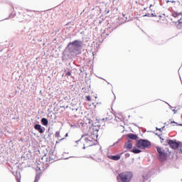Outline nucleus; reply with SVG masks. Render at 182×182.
Here are the masks:
<instances>
[{"mask_svg": "<svg viewBox=\"0 0 182 182\" xmlns=\"http://www.w3.org/2000/svg\"><path fill=\"white\" fill-rule=\"evenodd\" d=\"M180 15H182V14L176 11L172 12V16H173V18H177L178 16H180Z\"/></svg>", "mask_w": 182, "mask_h": 182, "instance_id": "13", "label": "nucleus"}, {"mask_svg": "<svg viewBox=\"0 0 182 182\" xmlns=\"http://www.w3.org/2000/svg\"><path fill=\"white\" fill-rule=\"evenodd\" d=\"M152 16H154V15H153V14H151Z\"/></svg>", "mask_w": 182, "mask_h": 182, "instance_id": "34", "label": "nucleus"}, {"mask_svg": "<svg viewBox=\"0 0 182 182\" xmlns=\"http://www.w3.org/2000/svg\"><path fill=\"white\" fill-rule=\"evenodd\" d=\"M127 136L129 137V139H131V140H137V139H139L137 135L134 134H129Z\"/></svg>", "mask_w": 182, "mask_h": 182, "instance_id": "9", "label": "nucleus"}, {"mask_svg": "<svg viewBox=\"0 0 182 182\" xmlns=\"http://www.w3.org/2000/svg\"><path fill=\"white\" fill-rule=\"evenodd\" d=\"M86 99L88 102H90L92 100V98L90 97V96H87Z\"/></svg>", "mask_w": 182, "mask_h": 182, "instance_id": "19", "label": "nucleus"}, {"mask_svg": "<svg viewBox=\"0 0 182 182\" xmlns=\"http://www.w3.org/2000/svg\"><path fill=\"white\" fill-rule=\"evenodd\" d=\"M102 120H103V121L107 120V118H103Z\"/></svg>", "mask_w": 182, "mask_h": 182, "instance_id": "28", "label": "nucleus"}, {"mask_svg": "<svg viewBox=\"0 0 182 182\" xmlns=\"http://www.w3.org/2000/svg\"><path fill=\"white\" fill-rule=\"evenodd\" d=\"M39 178H40L39 176L36 175V179H35L34 182H38L39 181Z\"/></svg>", "mask_w": 182, "mask_h": 182, "instance_id": "18", "label": "nucleus"}, {"mask_svg": "<svg viewBox=\"0 0 182 182\" xmlns=\"http://www.w3.org/2000/svg\"><path fill=\"white\" fill-rule=\"evenodd\" d=\"M172 112H173L174 114H176V113H177V110L176 109H172Z\"/></svg>", "mask_w": 182, "mask_h": 182, "instance_id": "23", "label": "nucleus"}, {"mask_svg": "<svg viewBox=\"0 0 182 182\" xmlns=\"http://www.w3.org/2000/svg\"><path fill=\"white\" fill-rule=\"evenodd\" d=\"M65 72L66 73V70H65ZM72 75V73L70 71H68L65 73V76H70Z\"/></svg>", "mask_w": 182, "mask_h": 182, "instance_id": "15", "label": "nucleus"}, {"mask_svg": "<svg viewBox=\"0 0 182 182\" xmlns=\"http://www.w3.org/2000/svg\"><path fill=\"white\" fill-rule=\"evenodd\" d=\"M64 138H61L60 140H63Z\"/></svg>", "mask_w": 182, "mask_h": 182, "instance_id": "33", "label": "nucleus"}, {"mask_svg": "<svg viewBox=\"0 0 182 182\" xmlns=\"http://www.w3.org/2000/svg\"><path fill=\"white\" fill-rule=\"evenodd\" d=\"M107 157L110 160H114V161H117L118 160H120V155H115V156L108 155Z\"/></svg>", "mask_w": 182, "mask_h": 182, "instance_id": "8", "label": "nucleus"}, {"mask_svg": "<svg viewBox=\"0 0 182 182\" xmlns=\"http://www.w3.org/2000/svg\"><path fill=\"white\" fill-rule=\"evenodd\" d=\"M69 46L72 45L73 46V53L72 51H65L64 52V55L63 56V60H68L69 59H72V56L75 55L82 49V41L80 40H75L71 43H69Z\"/></svg>", "mask_w": 182, "mask_h": 182, "instance_id": "1", "label": "nucleus"}, {"mask_svg": "<svg viewBox=\"0 0 182 182\" xmlns=\"http://www.w3.org/2000/svg\"><path fill=\"white\" fill-rule=\"evenodd\" d=\"M87 120H88V123H89L90 124H93V121H92V119H88Z\"/></svg>", "mask_w": 182, "mask_h": 182, "instance_id": "21", "label": "nucleus"}, {"mask_svg": "<svg viewBox=\"0 0 182 182\" xmlns=\"http://www.w3.org/2000/svg\"><path fill=\"white\" fill-rule=\"evenodd\" d=\"M178 151L179 154L182 153V150L181 149L178 150Z\"/></svg>", "mask_w": 182, "mask_h": 182, "instance_id": "26", "label": "nucleus"}, {"mask_svg": "<svg viewBox=\"0 0 182 182\" xmlns=\"http://www.w3.org/2000/svg\"><path fill=\"white\" fill-rule=\"evenodd\" d=\"M79 141H80V139L76 141L75 143H79Z\"/></svg>", "mask_w": 182, "mask_h": 182, "instance_id": "29", "label": "nucleus"}, {"mask_svg": "<svg viewBox=\"0 0 182 182\" xmlns=\"http://www.w3.org/2000/svg\"><path fill=\"white\" fill-rule=\"evenodd\" d=\"M156 151L158 153L157 157L159 161L161 163H163V161H166V159H167V152H166L164 149L160 146H156Z\"/></svg>", "mask_w": 182, "mask_h": 182, "instance_id": "4", "label": "nucleus"}, {"mask_svg": "<svg viewBox=\"0 0 182 182\" xmlns=\"http://www.w3.org/2000/svg\"><path fill=\"white\" fill-rule=\"evenodd\" d=\"M168 2H171L172 4H176V1H167L166 3L168 4Z\"/></svg>", "mask_w": 182, "mask_h": 182, "instance_id": "22", "label": "nucleus"}, {"mask_svg": "<svg viewBox=\"0 0 182 182\" xmlns=\"http://www.w3.org/2000/svg\"><path fill=\"white\" fill-rule=\"evenodd\" d=\"M48 123H49V121H48V119H46V118H42L41 119V124L43 126H46L48 124Z\"/></svg>", "mask_w": 182, "mask_h": 182, "instance_id": "11", "label": "nucleus"}, {"mask_svg": "<svg viewBox=\"0 0 182 182\" xmlns=\"http://www.w3.org/2000/svg\"><path fill=\"white\" fill-rule=\"evenodd\" d=\"M114 120H115L116 122H120V121H121L120 118H119V117H115Z\"/></svg>", "mask_w": 182, "mask_h": 182, "instance_id": "20", "label": "nucleus"}, {"mask_svg": "<svg viewBox=\"0 0 182 182\" xmlns=\"http://www.w3.org/2000/svg\"><path fill=\"white\" fill-rule=\"evenodd\" d=\"M55 137H57V139H60V132L59 131H57L55 134Z\"/></svg>", "mask_w": 182, "mask_h": 182, "instance_id": "14", "label": "nucleus"}, {"mask_svg": "<svg viewBox=\"0 0 182 182\" xmlns=\"http://www.w3.org/2000/svg\"><path fill=\"white\" fill-rule=\"evenodd\" d=\"M178 22H180V20H178Z\"/></svg>", "mask_w": 182, "mask_h": 182, "instance_id": "35", "label": "nucleus"}, {"mask_svg": "<svg viewBox=\"0 0 182 182\" xmlns=\"http://www.w3.org/2000/svg\"><path fill=\"white\" fill-rule=\"evenodd\" d=\"M178 126H182V124H178Z\"/></svg>", "mask_w": 182, "mask_h": 182, "instance_id": "32", "label": "nucleus"}, {"mask_svg": "<svg viewBox=\"0 0 182 182\" xmlns=\"http://www.w3.org/2000/svg\"><path fill=\"white\" fill-rule=\"evenodd\" d=\"M85 137V143H88L89 146H92V142L93 141V138H88L87 135H82V139Z\"/></svg>", "mask_w": 182, "mask_h": 182, "instance_id": "6", "label": "nucleus"}, {"mask_svg": "<svg viewBox=\"0 0 182 182\" xmlns=\"http://www.w3.org/2000/svg\"><path fill=\"white\" fill-rule=\"evenodd\" d=\"M50 160H53V158H52L51 156L49 157Z\"/></svg>", "mask_w": 182, "mask_h": 182, "instance_id": "30", "label": "nucleus"}, {"mask_svg": "<svg viewBox=\"0 0 182 182\" xmlns=\"http://www.w3.org/2000/svg\"><path fill=\"white\" fill-rule=\"evenodd\" d=\"M131 151L132 153H134L135 154H139V153H141V150H140L139 149H136V148H134L133 149H132Z\"/></svg>", "mask_w": 182, "mask_h": 182, "instance_id": "12", "label": "nucleus"}, {"mask_svg": "<svg viewBox=\"0 0 182 182\" xmlns=\"http://www.w3.org/2000/svg\"><path fill=\"white\" fill-rule=\"evenodd\" d=\"M167 141H168V144L169 147H171V149H173V150H176V149H178V147H180V144L181 143L180 141L176 142V140L173 141L171 139L167 140Z\"/></svg>", "mask_w": 182, "mask_h": 182, "instance_id": "5", "label": "nucleus"}, {"mask_svg": "<svg viewBox=\"0 0 182 182\" xmlns=\"http://www.w3.org/2000/svg\"><path fill=\"white\" fill-rule=\"evenodd\" d=\"M123 16H124V18H126V19H127V17H126L125 14H124Z\"/></svg>", "mask_w": 182, "mask_h": 182, "instance_id": "27", "label": "nucleus"}, {"mask_svg": "<svg viewBox=\"0 0 182 182\" xmlns=\"http://www.w3.org/2000/svg\"><path fill=\"white\" fill-rule=\"evenodd\" d=\"M68 136H69V134L67 133V134H65V137H68Z\"/></svg>", "mask_w": 182, "mask_h": 182, "instance_id": "31", "label": "nucleus"}, {"mask_svg": "<svg viewBox=\"0 0 182 182\" xmlns=\"http://www.w3.org/2000/svg\"><path fill=\"white\" fill-rule=\"evenodd\" d=\"M34 129L35 130H37V132H38V133H43V129H42V126L39 124H36L34 125Z\"/></svg>", "mask_w": 182, "mask_h": 182, "instance_id": "7", "label": "nucleus"}, {"mask_svg": "<svg viewBox=\"0 0 182 182\" xmlns=\"http://www.w3.org/2000/svg\"><path fill=\"white\" fill-rule=\"evenodd\" d=\"M16 181H17V182H21V176H16Z\"/></svg>", "mask_w": 182, "mask_h": 182, "instance_id": "17", "label": "nucleus"}, {"mask_svg": "<svg viewBox=\"0 0 182 182\" xmlns=\"http://www.w3.org/2000/svg\"><path fill=\"white\" fill-rule=\"evenodd\" d=\"M136 147L138 149H150L151 147V142L147 139H139L136 142Z\"/></svg>", "mask_w": 182, "mask_h": 182, "instance_id": "3", "label": "nucleus"}, {"mask_svg": "<svg viewBox=\"0 0 182 182\" xmlns=\"http://www.w3.org/2000/svg\"><path fill=\"white\" fill-rule=\"evenodd\" d=\"M132 143V140H129L127 143H125V149H132V147H133V144Z\"/></svg>", "mask_w": 182, "mask_h": 182, "instance_id": "10", "label": "nucleus"}, {"mask_svg": "<svg viewBox=\"0 0 182 182\" xmlns=\"http://www.w3.org/2000/svg\"><path fill=\"white\" fill-rule=\"evenodd\" d=\"M171 123H176V124H177V126H178V124H179L178 123H177V122H174V121H173V122H171Z\"/></svg>", "mask_w": 182, "mask_h": 182, "instance_id": "25", "label": "nucleus"}, {"mask_svg": "<svg viewBox=\"0 0 182 182\" xmlns=\"http://www.w3.org/2000/svg\"><path fill=\"white\" fill-rule=\"evenodd\" d=\"M119 141H120V140H118L117 141H116V142L113 144V146H116V144H117Z\"/></svg>", "mask_w": 182, "mask_h": 182, "instance_id": "24", "label": "nucleus"}, {"mask_svg": "<svg viewBox=\"0 0 182 182\" xmlns=\"http://www.w3.org/2000/svg\"><path fill=\"white\" fill-rule=\"evenodd\" d=\"M165 127H163L162 128H159V129L158 127H156V130H159V132H163L164 130Z\"/></svg>", "mask_w": 182, "mask_h": 182, "instance_id": "16", "label": "nucleus"}, {"mask_svg": "<svg viewBox=\"0 0 182 182\" xmlns=\"http://www.w3.org/2000/svg\"><path fill=\"white\" fill-rule=\"evenodd\" d=\"M133 178V173L125 171L119 173L117 176L118 182H130Z\"/></svg>", "mask_w": 182, "mask_h": 182, "instance_id": "2", "label": "nucleus"}]
</instances>
